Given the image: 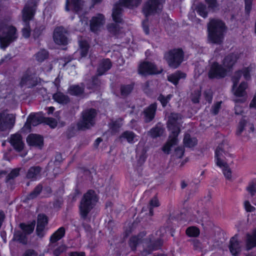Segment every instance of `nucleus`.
<instances>
[{
  "instance_id": "obj_1",
  "label": "nucleus",
  "mask_w": 256,
  "mask_h": 256,
  "mask_svg": "<svg viewBox=\"0 0 256 256\" xmlns=\"http://www.w3.org/2000/svg\"><path fill=\"white\" fill-rule=\"evenodd\" d=\"M146 236L144 232H140L137 236H132L129 240L128 244L132 251H135L136 246L142 244L143 249L140 250L141 256H147L153 251L160 248L162 244L160 238H156L153 234L149 236L146 238H144Z\"/></svg>"
},
{
  "instance_id": "obj_2",
  "label": "nucleus",
  "mask_w": 256,
  "mask_h": 256,
  "mask_svg": "<svg viewBox=\"0 0 256 256\" xmlns=\"http://www.w3.org/2000/svg\"><path fill=\"white\" fill-rule=\"evenodd\" d=\"M180 115L176 113L171 114L168 117L167 126L168 130L170 132V134L169 136V140L162 148V150L166 154H169L171 148L178 142V136L180 131Z\"/></svg>"
},
{
  "instance_id": "obj_3",
  "label": "nucleus",
  "mask_w": 256,
  "mask_h": 256,
  "mask_svg": "<svg viewBox=\"0 0 256 256\" xmlns=\"http://www.w3.org/2000/svg\"><path fill=\"white\" fill-rule=\"evenodd\" d=\"M0 44L2 48H5L10 43L16 40L18 34L16 28L8 24L5 20H0Z\"/></svg>"
},
{
  "instance_id": "obj_4",
  "label": "nucleus",
  "mask_w": 256,
  "mask_h": 256,
  "mask_svg": "<svg viewBox=\"0 0 256 256\" xmlns=\"http://www.w3.org/2000/svg\"><path fill=\"white\" fill-rule=\"evenodd\" d=\"M208 39L212 43L220 44L224 40V24L218 20H212L208 24Z\"/></svg>"
},
{
  "instance_id": "obj_5",
  "label": "nucleus",
  "mask_w": 256,
  "mask_h": 256,
  "mask_svg": "<svg viewBox=\"0 0 256 256\" xmlns=\"http://www.w3.org/2000/svg\"><path fill=\"white\" fill-rule=\"evenodd\" d=\"M250 70L249 68H244L234 73L232 78V81L233 82L232 90L235 96L240 97L246 94V89L248 86L246 82H242L236 90H234V88L236 86L242 75L244 76L246 80H249L250 78Z\"/></svg>"
},
{
  "instance_id": "obj_6",
  "label": "nucleus",
  "mask_w": 256,
  "mask_h": 256,
  "mask_svg": "<svg viewBox=\"0 0 256 256\" xmlns=\"http://www.w3.org/2000/svg\"><path fill=\"white\" fill-rule=\"evenodd\" d=\"M98 200L96 195L92 190H89L84 195L80 206V214L82 218L85 219L86 218Z\"/></svg>"
},
{
  "instance_id": "obj_7",
  "label": "nucleus",
  "mask_w": 256,
  "mask_h": 256,
  "mask_svg": "<svg viewBox=\"0 0 256 256\" xmlns=\"http://www.w3.org/2000/svg\"><path fill=\"white\" fill-rule=\"evenodd\" d=\"M66 230L64 227L57 230L50 237L48 250L52 252L54 256H59L66 250V246L61 244L55 248L56 242L62 239L65 235Z\"/></svg>"
},
{
  "instance_id": "obj_8",
  "label": "nucleus",
  "mask_w": 256,
  "mask_h": 256,
  "mask_svg": "<svg viewBox=\"0 0 256 256\" xmlns=\"http://www.w3.org/2000/svg\"><path fill=\"white\" fill-rule=\"evenodd\" d=\"M141 2L142 0H120L118 4H116L113 8L112 16L114 21L116 23L122 22V6L132 8L134 7H137Z\"/></svg>"
},
{
  "instance_id": "obj_9",
  "label": "nucleus",
  "mask_w": 256,
  "mask_h": 256,
  "mask_svg": "<svg viewBox=\"0 0 256 256\" xmlns=\"http://www.w3.org/2000/svg\"><path fill=\"white\" fill-rule=\"evenodd\" d=\"M184 54L182 49H174L164 54V58L168 66L173 68H177L184 60Z\"/></svg>"
},
{
  "instance_id": "obj_10",
  "label": "nucleus",
  "mask_w": 256,
  "mask_h": 256,
  "mask_svg": "<svg viewBox=\"0 0 256 256\" xmlns=\"http://www.w3.org/2000/svg\"><path fill=\"white\" fill-rule=\"evenodd\" d=\"M97 114L96 111L94 108H90L82 112V118L78 124L80 130H85L92 126L95 124V118Z\"/></svg>"
},
{
  "instance_id": "obj_11",
  "label": "nucleus",
  "mask_w": 256,
  "mask_h": 256,
  "mask_svg": "<svg viewBox=\"0 0 256 256\" xmlns=\"http://www.w3.org/2000/svg\"><path fill=\"white\" fill-rule=\"evenodd\" d=\"M165 0H148L143 6L142 12L146 17L160 12Z\"/></svg>"
},
{
  "instance_id": "obj_12",
  "label": "nucleus",
  "mask_w": 256,
  "mask_h": 256,
  "mask_svg": "<svg viewBox=\"0 0 256 256\" xmlns=\"http://www.w3.org/2000/svg\"><path fill=\"white\" fill-rule=\"evenodd\" d=\"M38 83V78L34 72L28 69L22 75L20 82L21 88H30L36 86Z\"/></svg>"
},
{
  "instance_id": "obj_13",
  "label": "nucleus",
  "mask_w": 256,
  "mask_h": 256,
  "mask_svg": "<svg viewBox=\"0 0 256 256\" xmlns=\"http://www.w3.org/2000/svg\"><path fill=\"white\" fill-rule=\"evenodd\" d=\"M162 71V68H158L154 63L148 62L141 63L138 67L139 73L144 76L160 74Z\"/></svg>"
},
{
  "instance_id": "obj_14",
  "label": "nucleus",
  "mask_w": 256,
  "mask_h": 256,
  "mask_svg": "<svg viewBox=\"0 0 256 256\" xmlns=\"http://www.w3.org/2000/svg\"><path fill=\"white\" fill-rule=\"evenodd\" d=\"M230 146L228 142L224 140L220 144L215 150V162L220 163V161L224 160L226 156L230 155Z\"/></svg>"
},
{
  "instance_id": "obj_15",
  "label": "nucleus",
  "mask_w": 256,
  "mask_h": 256,
  "mask_svg": "<svg viewBox=\"0 0 256 256\" xmlns=\"http://www.w3.org/2000/svg\"><path fill=\"white\" fill-rule=\"evenodd\" d=\"M226 70L217 62L212 64L208 72L210 78H221L225 77Z\"/></svg>"
},
{
  "instance_id": "obj_16",
  "label": "nucleus",
  "mask_w": 256,
  "mask_h": 256,
  "mask_svg": "<svg viewBox=\"0 0 256 256\" xmlns=\"http://www.w3.org/2000/svg\"><path fill=\"white\" fill-rule=\"evenodd\" d=\"M33 12L32 10H28L26 8L23 9L22 11V18L24 26L22 29V34L25 38H28L30 36V28L29 22L33 18Z\"/></svg>"
},
{
  "instance_id": "obj_17",
  "label": "nucleus",
  "mask_w": 256,
  "mask_h": 256,
  "mask_svg": "<svg viewBox=\"0 0 256 256\" xmlns=\"http://www.w3.org/2000/svg\"><path fill=\"white\" fill-rule=\"evenodd\" d=\"M68 31L62 26L57 27L54 32V40L58 44L66 45L68 44Z\"/></svg>"
},
{
  "instance_id": "obj_18",
  "label": "nucleus",
  "mask_w": 256,
  "mask_h": 256,
  "mask_svg": "<svg viewBox=\"0 0 256 256\" xmlns=\"http://www.w3.org/2000/svg\"><path fill=\"white\" fill-rule=\"evenodd\" d=\"M15 122V118L12 114L0 113V130L4 131L11 128Z\"/></svg>"
},
{
  "instance_id": "obj_19",
  "label": "nucleus",
  "mask_w": 256,
  "mask_h": 256,
  "mask_svg": "<svg viewBox=\"0 0 256 256\" xmlns=\"http://www.w3.org/2000/svg\"><path fill=\"white\" fill-rule=\"evenodd\" d=\"M242 242L238 239V235L235 234L230 241L229 250L234 256H238L242 252Z\"/></svg>"
},
{
  "instance_id": "obj_20",
  "label": "nucleus",
  "mask_w": 256,
  "mask_h": 256,
  "mask_svg": "<svg viewBox=\"0 0 256 256\" xmlns=\"http://www.w3.org/2000/svg\"><path fill=\"white\" fill-rule=\"evenodd\" d=\"M10 142L14 148L18 152L22 150L24 146L22 136L18 133L11 135Z\"/></svg>"
},
{
  "instance_id": "obj_21",
  "label": "nucleus",
  "mask_w": 256,
  "mask_h": 256,
  "mask_svg": "<svg viewBox=\"0 0 256 256\" xmlns=\"http://www.w3.org/2000/svg\"><path fill=\"white\" fill-rule=\"evenodd\" d=\"M156 109L157 104L156 103H154L144 110L143 112V118L146 122H150L154 120Z\"/></svg>"
},
{
  "instance_id": "obj_22",
  "label": "nucleus",
  "mask_w": 256,
  "mask_h": 256,
  "mask_svg": "<svg viewBox=\"0 0 256 256\" xmlns=\"http://www.w3.org/2000/svg\"><path fill=\"white\" fill-rule=\"evenodd\" d=\"M104 16L102 14H98L93 17L90 22V30L94 32H97L100 27L104 24Z\"/></svg>"
},
{
  "instance_id": "obj_23",
  "label": "nucleus",
  "mask_w": 256,
  "mask_h": 256,
  "mask_svg": "<svg viewBox=\"0 0 256 256\" xmlns=\"http://www.w3.org/2000/svg\"><path fill=\"white\" fill-rule=\"evenodd\" d=\"M43 122V118L40 114H31L28 118L24 127L30 128V126H36Z\"/></svg>"
},
{
  "instance_id": "obj_24",
  "label": "nucleus",
  "mask_w": 256,
  "mask_h": 256,
  "mask_svg": "<svg viewBox=\"0 0 256 256\" xmlns=\"http://www.w3.org/2000/svg\"><path fill=\"white\" fill-rule=\"evenodd\" d=\"M42 170L39 166H32L28 170L26 176L32 180H39L41 178Z\"/></svg>"
},
{
  "instance_id": "obj_25",
  "label": "nucleus",
  "mask_w": 256,
  "mask_h": 256,
  "mask_svg": "<svg viewBox=\"0 0 256 256\" xmlns=\"http://www.w3.org/2000/svg\"><path fill=\"white\" fill-rule=\"evenodd\" d=\"M26 141L30 146L40 148L43 144V138L40 135L32 134L28 136Z\"/></svg>"
},
{
  "instance_id": "obj_26",
  "label": "nucleus",
  "mask_w": 256,
  "mask_h": 256,
  "mask_svg": "<svg viewBox=\"0 0 256 256\" xmlns=\"http://www.w3.org/2000/svg\"><path fill=\"white\" fill-rule=\"evenodd\" d=\"M245 247L246 250L256 247V230L252 234H248L246 235Z\"/></svg>"
},
{
  "instance_id": "obj_27",
  "label": "nucleus",
  "mask_w": 256,
  "mask_h": 256,
  "mask_svg": "<svg viewBox=\"0 0 256 256\" xmlns=\"http://www.w3.org/2000/svg\"><path fill=\"white\" fill-rule=\"evenodd\" d=\"M238 53H232L226 56L223 60L224 66L230 68H232L238 58Z\"/></svg>"
},
{
  "instance_id": "obj_28",
  "label": "nucleus",
  "mask_w": 256,
  "mask_h": 256,
  "mask_svg": "<svg viewBox=\"0 0 256 256\" xmlns=\"http://www.w3.org/2000/svg\"><path fill=\"white\" fill-rule=\"evenodd\" d=\"M119 139L121 140L124 139L129 144H134L138 140V136L133 132L126 130L122 133L119 137Z\"/></svg>"
},
{
  "instance_id": "obj_29",
  "label": "nucleus",
  "mask_w": 256,
  "mask_h": 256,
  "mask_svg": "<svg viewBox=\"0 0 256 256\" xmlns=\"http://www.w3.org/2000/svg\"><path fill=\"white\" fill-rule=\"evenodd\" d=\"M216 164L218 166L222 168L226 178L228 180H231L232 170L225 160L220 161V163H218V162H216Z\"/></svg>"
},
{
  "instance_id": "obj_30",
  "label": "nucleus",
  "mask_w": 256,
  "mask_h": 256,
  "mask_svg": "<svg viewBox=\"0 0 256 256\" xmlns=\"http://www.w3.org/2000/svg\"><path fill=\"white\" fill-rule=\"evenodd\" d=\"M112 64L109 59H104L102 60L99 64L98 68V73L100 76L102 75L106 71L110 68Z\"/></svg>"
},
{
  "instance_id": "obj_31",
  "label": "nucleus",
  "mask_w": 256,
  "mask_h": 256,
  "mask_svg": "<svg viewBox=\"0 0 256 256\" xmlns=\"http://www.w3.org/2000/svg\"><path fill=\"white\" fill-rule=\"evenodd\" d=\"M164 130V128L161 124H158L154 127L152 128L148 132V134L152 138H156L160 136L162 134Z\"/></svg>"
},
{
  "instance_id": "obj_32",
  "label": "nucleus",
  "mask_w": 256,
  "mask_h": 256,
  "mask_svg": "<svg viewBox=\"0 0 256 256\" xmlns=\"http://www.w3.org/2000/svg\"><path fill=\"white\" fill-rule=\"evenodd\" d=\"M183 143L185 147L192 148L196 146L198 144V140L196 138L192 136L189 134H186Z\"/></svg>"
},
{
  "instance_id": "obj_33",
  "label": "nucleus",
  "mask_w": 256,
  "mask_h": 256,
  "mask_svg": "<svg viewBox=\"0 0 256 256\" xmlns=\"http://www.w3.org/2000/svg\"><path fill=\"white\" fill-rule=\"evenodd\" d=\"M52 98L54 101L62 104H66L70 102L68 96L60 92L54 94Z\"/></svg>"
},
{
  "instance_id": "obj_34",
  "label": "nucleus",
  "mask_w": 256,
  "mask_h": 256,
  "mask_svg": "<svg viewBox=\"0 0 256 256\" xmlns=\"http://www.w3.org/2000/svg\"><path fill=\"white\" fill-rule=\"evenodd\" d=\"M186 76V74L184 73L178 71L168 76V80L174 85H176L178 83V81L180 79L184 78Z\"/></svg>"
},
{
  "instance_id": "obj_35",
  "label": "nucleus",
  "mask_w": 256,
  "mask_h": 256,
  "mask_svg": "<svg viewBox=\"0 0 256 256\" xmlns=\"http://www.w3.org/2000/svg\"><path fill=\"white\" fill-rule=\"evenodd\" d=\"M79 52L82 57H85L87 56L89 44L88 42L86 40H80L79 41Z\"/></svg>"
},
{
  "instance_id": "obj_36",
  "label": "nucleus",
  "mask_w": 256,
  "mask_h": 256,
  "mask_svg": "<svg viewBox=\"0 0 256 256\" xmlns=\"http://www.w3.org/2000/svg\"><path fill=\"white\" fill-rule=\"evenodd\" d=\"M197 13L202 17L206 18L208 16V12L206 6L203 3H199L196 8Z\"/></svg>"
},
{
  "instance_id": "obj_37",
  "label": "nucleus",
  "mask_w": 256,
  "mask_h": 256,
  "mask_svg": "<svg viewBox=\"0 0 256 256\" xmlns=\"http://www.w3.org/2000/svg\"><path fill=\"white\" fill-rule=\"evenodd\" d=\"M84 88L78 85L72 86L68 90L70 94L76 96L82 94L84 92Z\"/></svg>"
},
{
  "instance_id": "obj_38",
  "label": "nucleus",
  "mask_w": 256,
  "mask_h": 256,
  "mask_svg": "<svg viewBox=\"0 0 256 256\" xmlns=\"http://www.w3.org/2000/svg\"><path fill=\"white\" fill-rule=\"evenodd\" d=\"M35 222H32L28 224H20V227L24 232V234H31L34 230Z\"/></svg>"
},
{
  "instance_id": "obj_39",
  "label": "nucleus",
  "mask_w": 256,
  "mask_h": 256,
  "mask_svg": "<svg viewBox=\"0 0 256 256\" xmlns=\"http://www.w3.org/2000/svg\"><path fill=\"white\" fill-rule=\"evenodd\" d=\"M42 186L41 184H39L27 196V199L30 200L36 198L42 192Z\"/></svg>"
},
{
  "instance_id": "obj_40",
  "label": "nucleus",
  "mask_w": 256,
  "mask_h": 256,
  "mask_svg": "<svg viewBox=\"0 0 256 256\" xmlns=\"http://www.w3.org/2000/svg\"><path fill=\"white\" fill-rule=\"evenodd\" d=\"M48 52L46 50H40L35 54L36 59L39 62H42L48 58Z\"/></svg>"
},
{
  "instance_id": "obj_41",
  "label": "nucleus",
  "mask_w": 256,
  "mask_h": 256,
  "mask_svg": "<svg viewBox=\"0 0 256 256\" xmlns=\"http://www.w3.org/2000/svg\"><path fill=\"white\" fill-rule=\"evenodd\" d=\"M39 1L40 0H28L24 9L26 8L28 10H32L34 12L32 14V17H34L37 4Z\"/></svg>"
},
{
  "instance_id": "obj_42",
  "label": "nucleus",
  "mask_w": 256,
  "mask_h": 256,
  "mask_svg": "<svg viewBox=\"0 0 256 256\" xmlns=\"http://www.w3.org/2000/svg\"><path fill=\"white\" fill-rule=\"evenodd\" d=\"M133 90L132 84L123 85L120 87L121 95L122 96H126L128 95Z\"/></svg>"
},
{
  "instance_id": "obj_43",
  "label": "nucleus",
  "mask_w": 256,
  "mask_h": 256,
  "mask_svg": "<svg viewBox=\"0 0 256 256\" xmlns=\"http://www.w3.org/2000/svg\"><path fill=\"white\" fill-rule=\"evenodd\" d=\"M186 234L189 236L196 237L200 234V230L195 226H190L186 229Z\"/></svg>"
},
{
  "instance_id": "obj_44",
  "label": "nucleus",
  "mask_w": 256,
  "mask_h": 256,
  "mask_svg": "<svg viewBox=\"0 0 256 256\" xmlns=\"http://www.w3.org/2000/svg\"><path fill=\"white\" fill-rule=\"evenodd\" d=\"M122 126L121 120L112 121L110 124V128L112 130V132L116 133L118 131Z\"/></svg>"
},
{
  "instance_id": "obj_45",
  "label": "nucleus",
  "mask_w": 256,
  "mask_h": 256,
  "mask_svg": "<svg viewBox=\"0 0 256 256\" xmlns=\"http://www.w3.org/2000/svg\"><path fill=\"white\" fill-rule=\"evenodd\" d=\"M108 30L114 35H118L120 30V27L115 24H111L108 26Z\"/></svg>"
},
{
  "instance_id": "obj_46",
  "label": "nucleus",
  "mask_w": 256,
  "mask_h": 256,
  "mask_svg": "<svg viewBox=\"0 0 256 256\" xmlns=\"http://www.w3.org/2000/svg\"><path fill=\"white\" fill-rule=\"evenodd\" d=\"M246 190L252 196L255 195L256 193V179L252 180L250 182L248 186L246 188Z\"/></svg>"
},
{
  "instance_id": "obj_47",
  "label": "nucleus",
  "mask_w": 256,
  "mask_h": 256,
  "mask_svg": "<svg viewBox=\"0 0 256 256\" xmlns=\"http://www.w3.org/2000/svg\"><path fill=\"white\" fill-rule=\"evenodd\" d=\"M172 94H168L165 96H164L161 94L158 96V100L160 102L162 106L164 107L169 102L170 100L172 98Z\"/></svg>"
},
{
  "instance_id": "obj_48",
  "label": "nucleus",
  "mask_w": 256,
  "mask_h": 256,
  "mask_svg": "<svg viewBox=\"0 0 256 256\" xmlns=\"http://www.w3.org/2000/svg\"><path fill=\"white\" fill-rule=\"evenodd\" d=\"M48 224L47 217L44 214H38V217L37 226H46Z\"/></svg>"
},
{
  "instance_id": "obj_49",
  "label": "nucleus",
  "mask_w": 256,
  "mask_h": 256,
  "mask_svg": "<svg viewBox=\"0 0 256 256\" xmlns=\"http://www.w3.org/2000/svg\"><path fill=\"white\" fill-rule=\"evenodd\" d=\"M82 0H72V4L76 12H78L82 8Z\"/></svg>"
},
{
  "instance_id": "obj_50",
  "label": "nucleus",
  "mask_w": 256,
  "mask_h": 256,
  "mask_svg": "<svg viewBox=\"0 0 256 256\" xmlns=\"http://www.w3.org/2000/svg\"><path fill=\"white\" fill-rule=\"evenodd\" d=\"M44 30V26L43 25H38L36 27V28L34 30V33L33 35L34 38H38L41 34H42V32Z\"/></svg>"
},
{
  "instance_id": "obj_51",
  "label": "nucleus",
  "mask_w": 256,
  "mask_h": 256,
  "mask_svg": "<svg viewBox=\"0 0 256 256\" xmlns=\"http://www.w3.org/2000/svg\"><path fill=\"white\" fill-rule=\"evenodd\" d=\"M15 238L20 242L24 244L26 242V234L20 232H18L14 234Z\"/></svg>"
},
{
  "instance_id": "obj_52",
  "label": "nucleus",
  "mask_w": 256,
  "mask_h": 256,
  "mask_svg": "<svg viewBox=\"0 0 256 256\" xmlns=\"http://www.w3.org/2000/svg\"><path fill=\"white\" fill-rule=\"evenodd\" d=\"M100 82L97 77H94L88 88L90 89H95L100 85Z\"/></svg>"
},
{
  "instance_id": "obj_53",
  "label": "nucleus",
  "mask_w": 256,
  "mask_h": 256,
  "mask_svg": "<svg viewBox=\"0 0 256 256\" xmlns=\"http://www.w3.org/2000/svg\"><path fill=\"white\" fill-rule=\"evenodd\" d=\"M246 124V121L245 120L242 119L240 120L236 130L237 135H240L242 133L244 130Z\"/></svg>"
},
{
  "instance_id": "obj_54",
  "label": "nucleus",
  "mask_w": 256,
  "mask_h": 256,
  "mask_svg": "<svg viewBox=\"0 0 256 256\" xmlns=\"http://www.w3.org/2000/svg\"><path fill=\"white\" fill-rule=\"evenodd\" d=\"M150 213L151 216L153 214V212L152 208L154 207H157L159 206V202L158 200L156 198H154L150 201Z\"/></svg>"
},
{
  "instance_id": "obj_55",
  "label": "nucleus",
  "mask_w": 256,
  "mask_h": 256,
  "mask_svg": "<svg viewBox=\"0 0 256 256\" xmlns=\"http://www.w3.org/2000/svg\"><path fill=\"white\" fill-rule=\"evenodd\" d=\"M200 96V92L199 90H195L192 94V100L194 103H198Z\"/></svg>"
},
{
  "instance_id": "obj_56",
  "label": "nucleus",
  "mask_w": 256,
  "mask_h": 256,
  "mask_svg": "<svg viewBox=\"0 0 256 256\" xmlns=\"http://www.w3.org/2000/svg\"><path fill=\"white\" fill-rule=\"evenodd\" d=\"M19 174V170L18 169H14L7 176H6V181H8L11 179H13L16 176H18Z\"/></svg>"
},
{
  "instance_id": "obj_57",
  "label": "nucleus",
  "mask_w": 256,
  "mask_h": 256,
  "mask_svg": "<svg viewBox=\"0 0 256 256\" xmlns=\"http://www.w3.org/2000/svg\"><path fill=\"white\" fill-rule=\"evenodd\" d=\"M208 5V8L214 10L218 6V3L216 0H204Z\"/></svg>"
},
{
  "instance_id": "obj_58",
  "label": "nucleus",
  "mask_w": 256,
  "mask_h": 256,
  "mask_svg": "<svg viewBox=\"0 0 256 256\" xmlns=\"http://www.w3.org/2000/svg\"><path fill=\"white\" fill-rule=\"evenodd\" d=\"M184 150L182 147H178L176 148L174 154L178 158H182L184 154Z\"/></svg>"
},
{
  "instance_id": "obj_59",
  "label": "nucleus",
  "mask_w": 256,
  "mask_h": 256,
  "mask_svg": "<svg viewBox=\"0 0 256 256\" xmlns=\"http://www.w3.org/2000/svg\"><path fill=\"white\" fill-rule=\"evenodd\" d=\"M221 103V102H217L212 106L211 112L214 114L216 115L218 114L220 108Z\"/></svg>"
},
{
  "instance_id": "obj_60",
  "label": "nucleus",
  "mask_w": 256,
  "mask_h": 256,
  "mask_svg": "<svg viewBox=\"0 0 256 256\" xmlns=\"http://www.w3.org/2000/svg\"><path fill=\"white\" fill-rule=\"evenodd\" d=\"M46 122L52 128H56L58 124L56 120L54 118H48Z\"/></svg>"
},
{
  "instance_id": "obj_61",
  "label": "nucleus",
  "mask_w": 256,
  "mask_h": 256,
  "mask_svg": "<svg viewBox=\"0 0 256 256\" xmlns=\"http://www.w3.org/2000/svg\"><path fill=\"white\" fill-rule=\"evenodd\" d=\"M44 228H45V226H37L36 228V232L37 235L39 237L42 238L44 236Z\"/></svg>"
},
{
  "instance_id": "obj_62",
  "label": "nucleus",
  "mask_w": 256,
  "mask_h": 256,
  "mask_svg": "<svg viewBox=\"0 0 256 256\" xmlns=\"http://www.w3.org/2000/svg\"><path fill=\"white\" fill-rule=\"evenodd\" d=\"M204 96L206 100L209 103H211L212 100V92L210 90L205 91L204 92Z\"/></svg>"
},
{
  "instance_id": "obj_63",
  "label": "nucleus",
  "mask_w": 256,
  "mask_h": 256,
  "mask_svg": "<svg viewBox=\"0 0 256 256\" xmlns=\"http://www.w3.org/2000/svg\"><path fill=\"white\" fill-rule=\"evenodd\" d=\"M244 206L246 212H252L255 210V208L252 206L250 202L248 200L244 202Z\"/></svg>"
},
{
  "instance_id": "obj_64",
  "label": "nucleus",
  "mask_w": 256,
  "mask_h": 256,
  "mask_svg": "<svg viewBox=\"0 0 256 256\" xmlns=\"http://www.w3.org/2000/svg\"><path fill=\"white\" fill-rule=\"evenodd\" d=\"M252 0H245V10L247 14H249L251 9Z\"/></svg>"
}]
</instances>
